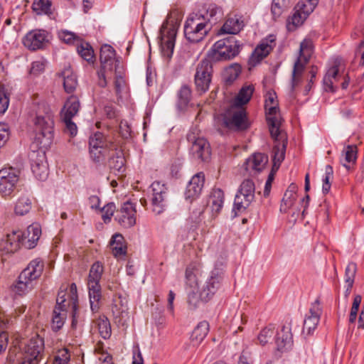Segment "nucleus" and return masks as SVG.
Instances as JSON below:
<instances>
[{
	"label": "nucleus",
	"mask_w": 364,
	"mask_h": 364,
	"mask_svg": "<svg viewBox=\"0 0 364 364\" xmlns=\"http://www.w3.org/2000/svg\"><path fill=\"white\" fill-rule=\"evenodd\" d=\"M333 170L331 166L327 165L325 167V176L323 178L322 191L326 194L331 188V180L333 178Z\"/></svg>",
	"instance_id": "obj_52"
},
{
	"label": "nucleus",
	"mask_w": 364,
	"mask_h": 364,
	"mask_svg": "<svg viewBox=\"0 0 364 364\" xmlns=\"http://www.w3.org/2000/svg\"><path fill=\"white\" fill-rule=\"evenodd\" d=\"M217 123L224 128L237 132L244 131L250 125L245 108L232 104L217 117Z\"/></svg>",
	"instance_id": "obj_5"
},
{
	"label": "nucleus",
	"mask_w": 364,
	"mask_h": 364,
	"mask_svg": "<svg viewBox=\"0 0 364 364\" xmlns=\"http://www.w3.org/2000/svg\"><path fill=\"white\" fill-rule=\"evenodd\" d=\"M111 148H97L90 147V154L92 159L95 162L103 161L106 156L110 152Z\"/></svg>",
	"instance_id": "obj_49"
},
{
	"label": "nucleus",
	"mask_w": 364,
	"mask_h": 364,
	"mask_svg": "<svg viewBox=\"0 0 364 364\" xmlns=\"http://www.w3.org/2000/svg\"><path fill=\"white\" fill-rule=\"evenodd\" d=\"M109 156V166L114 171L122 173L125 168V159L121 149H118L114 146L110 149V152L107 155Z\"/></svg>",
	"instance_id": "obj_27"
},
{
	"label": "nucleus",
	"mask_w": 364,
	"mask_h": 364,
	"mask_svg": "<svg viewBox=\"0 0 364 364\" xmlns=\"http://www.w3.org/2000/svg\"><path fill=\"white\" fill-rule=\"evenodd\" d=\"M187 140L191 144V152L193 157L207 161L210 156V147L208 141L199 136L197 128H193L187 134Z\"/></svg>",
	"instance_id": "obj_11"
},
{
	"label": "nucleus",
	"mask_w": 364,
	"mask_h": 364,
	"mask_svg": "<svg viewBox=\"0 0 364 364\" xmlns=\"http://www.w3.org/2000/svg\"><path fill=\"white\" fill-rule=\"evenodd\" d=\"M63 122L65 124L66 131L70 133L71 136H75L77 132L76 124L72 121L71 118H62Z\"/></svg>",
	"instance_id": "obj_60"
},
{
	"label": "nucleus",
	"mask_w": 364,
	"mask_h": 364,
	"mask_svg": "<svg viewBox=\"0 0 364 364\" xmlns=\"http://www.w3.org/2000/svg\"><path fill=\"white\" fill-rule=\"evenodd\" d=\"M124 238L122 235L115 233L112 235L110 245L112 246L113 255L115 257L123 256L126 255L127 246L124 244Z\"/></svg>",
	"instance_id": "obj_37"
},
{
	"label": "nucleus",
	"mask_w": 364,
	"mask_h": 364,
	"mask_svg": "<svg viewBox=\"0 0 364 364\" xmlns=\"http://www.w3.org/2000/svg\"><path fill=\"white\" fill-rule=\"evenodd\" d=\"M313 43L311 39L305 38L300 44L299 56L303 57L305 62H308L312 53Z\"/></svg>",
	"instance_id": "obj_51"
},
{
	"label": "nucleus",
	"mask_w": 364,
	"mask_h": 364,
	"mask_svg": "<svg viewBox=\"0 0 364 364\" xmlns=\"http://www.w3.org/2000/svg\"><path fill=\"white\" fill-rule=\"evenodd\" d=\"M254 92V87L252 85L243 86L237 95L232 101L231 104L237 107H243L250 100Z\"/></svg>",
	"instance_id": "obj_34"
},
{
	"label": "nucleus",
	"mask_w": 364,
	"mask_h": 364,
	"mask_svg": "<svg viewBox=\"0 0 364 364\" xmlns=\"http://www.w3.org/2000/svg\"><path fill=\"white\" fill-rule=\"evenodd\" d=\"M9 98L4 89H0V114H4L8 109Z\"/></svg>",
	"instance_id": "obj_58"
},
{
	"label": "nucleus",
	"mask_w": 364,
	"mask_h": 364,
	"mask_svg": "<svg viewBox=\"0 0 364 364\" xmlns=\"http://www.w3.org/2000/svg\"><path fill=\"white\" fill-rule=\"evenodd\" d=\"M358 148L356 145L346 146L341 153L340 159L341 164L348 170L350 168V164H355L357 160Z\"/></svg>",
	"instance_id": "obj_32"
},
{
	"label": "nucleus",
	"mask_w": 364,
	"mask_h": 364,
	"mask_svg": "<svg viewBox=\"0 0 364 364\" xmlns=\"http://www.w3.org/2000/svg\"><path fill=\"white\" fill-rule=\"evenodd\" d=\"M151 188L152 191V211L156 215H159L164 211L166 205L167 188L164 183L154 181L151 185Z\"/></svg>",
	"instance_id": "obj_14"
},
{
	"label": "nucleus",
	"mask_w": 364,
	"mask_h": 364,
	"mask_svg": "<svg viewBox=\"0 0 364 364\" xmlns=\"http://www.w3.org/2000/svg\"><path fill=\"white\" fill-rule=\"evenodd\" d=\"M31 208V200L28 197L23 196L18 199L15 205L14 211L16 215H23L28 213L30 211Z\"/></svg>",
	"instance_id": "obj_45"
},
{
	"label": "nucleus",
	"mask_w": 364,
	"mask_h": 364,
	"mask_svg": "<svg viewBox=\"0 0 364 364\" xmlns=\"http://www.w3.org/2000/svg\"><path fill=\"white\" fill-rule=\"evenodd\" d=\"M44 351V341L38 335L31 338L22 350H9L5 364H38Z\"/></svg>",
	"instance_id": "obj_3"
},
{
	"label": "nucleus",
	"mask_w": 364,
	"mask_h": 364,
	"mask_svg": "<svg viewBox=\"0 0 364 364\" xmlns=\"http://www.w3.org/2000/svg\"><path fill=\"white\" fill-rule=\"evenodd\" d=\"M209 331V324L207 321H201L194 328L191 336L193 345L200 343L207 336Z\"/></svg>",
	"instance_id": "obj_40"
},
{
	"label": "nucleus",
	"mask_w": 364,
	"mask_h": 364,
	"mask_svg": "<svg viewBox=\"0 0 364 364\" xmlns=\"http://www.w3.org/2000/svg\"><path fill=\"white\" fill-rule=\"evenodd\" d=\"M255 185L252 180L245 179L240 186L237 193L235 197L234 207L232 212L234 217L237 212L245 210L255 199Z\"/></svg>",
	"instance_id": "obj_10"
},
{
	"label": "nucleus",
	"mask_w": 364,
	"mask_h": 364,
	"mask_svg": "<svg viewBox=\"0 0 364 364\" xmlns=\"http://www.w3.org/2000/svg\"><path fill=\"white\" fill-rule=\"evenodd\" d=\"M79 55L87 62L92 61L94 58V51L91 46L87 43H81L77 48Z\"/></svg>",
	"instance_id": "obj_50"
},
{
	"label": "nucleus",
	"mask_w": 364,
	"mask_h": 364,
	"mask_svg": "<svg viewBox=\"0 0 364 364\" xmlns=\"http://www.w3.org/2000/svg\"><path fill=\"white\" fill-rule=\"evenodd\" d=\"M306 18V14L296 8L295 12L288 21L287 29L290 31H294L297 26L301 25Z\"/></svg>",
	"instance_id": "obj_46"
},
{
	"label": "nucleus",
	"mask_w": 364,
	"mask_h": 364,
	"mask_svg": "<svg viewBox=\"0 0 364 364\" xmlns=\"http://www.w3.org/2000/svg\"><path fill=\"white\" fill-rule=\"evenodd\" d=\"M193 14L197 15L199 18H202L203 21L209 23L211 29L213 26L222 18L223 11L216 4H209L205 5L198 14Z\"/></svg>",
	"instance_id": "obj_18"
},
{
	"label": "nucleus",
	"mask_w": 364,
	"mask_h": 364,
	"mask_svg": "<svg viewBox=\"0 0 364 364\" xmlns=\"http://www.w3.org/2000/svg\"><path fill=\"white\" fill-rule=\"evenodd\" d=\"M47 42L46 32L43 30L31 31L23 39L24 46L31 50L42 48Z\"/></svg>",
	"instance_id": "obj_17"
},
{
	"label": "nucleus",
	"mask_w": 364,
	"mask_h": 364,
	"mask_svg": "<svg viewBox=\"0 0 364 364\" xmlns=\"http://www.w3.org/2000/svg\"><path fill=\"white\" fill-rule=\"evenodd\" d=\"M19 180V171L12 167L0 170V195L2 197L12 194Z\"/></svg>",
	"instance_id": "obj_13"
},
{
	"label": "nucleus",
	"mask_w": 364,
	"mask_h": 364,
	"mask_svg": "<svg viewBox=\"0 0 364 364\" xmlns=\"http://www.w3.org/2000/svg\"><path fill=\"white\" fill-rule=\"evenodd\" d=\"M54 358H57V359L61 360L63 361H70V354L69 350L67 348H63L59 349L56 352V354H55Z\"/></svg>",
	"instance_id": "obj_64"
},
{
	"label": "nucleus",
	"mask_w": 364,
	"mask_h": 364,
	"mask_svg": "<svg viewBox=\"0 0 364 364\" xmlns=\"http://www.w3.org/2000/svg\"><path fill=\"white\" fill-rule=\"evenodd\" d=\"M119 134L124 139H127L131 136V128L127 122L122 121L120 122Z\"/></svg>",
	"instance_id": "obj_63"
},
{
	"label": "nucleus",
	"mask_w": 364,
	"mask_h": 364,
	"mask_svg": "<svg viewBox=\"0 0 364 364\" xmlns=\"http://www.w3.org/2000/svg\"><path fill=\"white\" fill-rule=\"evenodd\" d=\"M198 272V267L194 264H189L185 272L187 302L193 309L198 307L200 301H210L220 288L223 281L222 271L215 268L210 272L205 283L200 287L197 277Z\"/></svg>",
	"instance_id": "obj_2"
},
{
	"label": "nucleus",
	"mask_w": 364,
	"mask_h": 364,
	"mask_svg": "<svg viewBox=\"0 0 364 364\" xmlns=\"http://www.w3.org/2000/svg\"><path fill=\"white\" fill-rule=\"evenodd\" d=\"M22 245L27 249H32L37 245L40 238L41 230L39 225L32 224L27 228L25 232H22Z\"/></svg>",
	"instance_id": "obj_24"
},
{
	"label": "nucleus",
	"mask_w": 364,
	"mask_h": 364,
	"mask_svg": "<svg viewBox=\"0 0 364 364\" xmlns=\"http://www.w3.org/2000/svg\"><path fill=\"white\" fill-rule=\"evenodd\" d=\"M44 269V262L40 258L31 260L21 272L18 281L14 286V291L23 296L31 291L37 284V279L41 276Z\"/></svg>",
	"instance_id": "obj_4"
},
{
	"label": "nucleus",
	"mask_w": 364,
	"mask_h": 364,
	"mask_svg": "<svg viewBox=\"0 0 364 364\" xmlns=\"http://www.w3.org/2000/svg\"><path fill=\"white\" fill-rule=\"evenodd\" d=\"M100 60L102 70H112L113 63L115 61V50L107 44L101 47Z\"/></svg>",
	"instance_id": "obj_30"
},
{
	"label": "nucleus",
	"mask_w": 364,
	"mask_h": 364,
	"mask_svg": "<svg viewBox=\"0 0 364 364\" xmlns=\"http://www.w3.org/2000/svg\"><path fill=\"white\" fill-rule=\"evenodd\" d=\"M178 102L177 106L178 109H183L188 105L191 98V90L187 85L181 86L177 94Z\"/></svg>",
	"instance_id": "obj_43"
},
{
	"label": "nucleus",
	"mask_w": 364,
	"mask_h": 364,
	"mask_svg": "<svg viewBox=\"0 0 364 364\" xmlns=\"http://www.w3.org/2000/svg\"><path fill=\"white\" fill-rule=\"evenodd\" d=\"M224 202V193L220 189H214L211 193L208 204L213 215H217L221 210Z\"/></svg>",
	"instance_id": "obj_36"
},
{
	"label": "nucleus",
	"mask_w": 364,
	"mask_h": 364,
	"mask_svg": "<svg viewBox=\"0 0 364 364\" xmlns=\"http://www.w3.org/2000/svg\"><path fill=\"white\" fill-rule=\"evenodd\" d=\"M61 75L63 78V86L65 92L68 93L73 92L77 85V80L70 68H65L62 71Z\"/></svg>",
	"instance_id": "obj_38"
},
{
	"label": "nucleus",
	"mask_w": 364,
	"mask_h": 364,
	"mask_svg": "<svg viewBox=\"0 0 364 364\" xmlns=\"http://www.w3.org/2000/svg\"><path fill=\"white\" fill-rule=\"evenodd\" d=\"M114 84L116 95L121 97L122 92L125 87L124 78L122 76H116Z\"/></svg>",
	"instance_id": "obj_59"
},
{
	"label": "nucleus",
	"mask_w": 364,
	"mask_h": 364,
	"mask_svg": "<svg viewBox=\"0 0 364 364\" xmlns=\"http://www.w3.org/2000/svg\"><path fill=\"white\" fill-rule=\"evenodd\" d=\"M253 360L251 352L243 350L238 360V364H252Z\"/></svg>",
	"instance_id": "obj_62"
},
{
	"label": "nucleus",
	"mask_w": 364,
	"mask_h": 364,
	"mask_svg": "<svg viewBox=\"0 0 364 364\" xmlns=\"http://www.w3.org/2000/svg\"><path fill=\"white\" fill-rule=\"evenodd\" d=\"M306 63L307 62H305L304 58L301 56H299L294 63L291 81V90H294L299 84Z\"/></svg>",
	"instance_id": "obj_35"
},
{
	"label": "nucleus",
	"mask_w": 364,
	"mask_h": 364,
	"mask_svg": "<svg viewBox=\"0 0 364 364\" xmlns=\"http://www.w3.org/2000/svg\"><path fill=\"white\" fill-rule=\"evenodd\" d=\"M277 350L279 352H285L290 350L293 346V338L291 329L283 326L279 331H277L275 336Z\"/></svg>",
	"instance_id": "obj_22"
},
{
	"label": "nucleus",
	"mask_w": 364,
	"mask_h": 364,
	"mask_svg": "<svg viewBox=\"0 0 364 364\" xmlns=\"http://www.w3.org/2000/svg\"><path fill=\"white\" fill-rule=\"evenodd\" d=\"M45 69V63L43 60L34 61L31 68V73L35 75H39Z\"/></svg>",
	"instance_id": "obj_61"
},
{
	"label": "nucleus",
	"mask_w": 364,
	"mask_h": 364,
	"mask_svg": "<svg viewBox=\"0 0 364 364\" xmlns=\"http://www.w3.org/2000/svg\"><path fill=\"white\" fill-rule=\"evenodd\" d=\"M277 331L274 324H269L263 328L257 336L258 343L260 346H265L271 343L276 336Z\"/></svg>",
	"instance_id": "obj_42"
},
{
	"label": "nucleus",
	"mask_w": 364,
	"mask_h": 364,
	"mask_svg": "<svg viewBox=\"0 0 364 364\" xmlns=\"http://www.w3.org/2000/svg\"><path fill=\"white\" fill-rule=\"evenodd\" d=\"M136 210L135 205L130 201H127L117 211L114 219L122 227L129 228L136 224Z\"/></svg>",
	"instance_id": "obj_15"
},
{
	"label": "nucleus",
	"mask_w": 364,
	"mask_h": 364,
	"mask_svg": "<svg viewBox=\"0 0 364 364\" xmlns=\"http://www.w3.org/2000/svg\"><path fill=\"white\" fill-rule=\"evenodd\" d=\"M264 107L271 136L277 137L279 134L282 118L279 114L277 97L274 91H269L267 93Z\"/></svg>",
	"instance_id": "obj_8"
},
{
	"label": "nucleus",
	"mask_w": 364,
	"mask_h": 364,
	"mask_svg": "<svg viewBox=\"0 0 364 364\" xmlns=\"http://www.w3.org/2000/svg\"><path fill=\"white\" fill-rule=\"evenodd\" d=\"M97 325L100 336L104 339H107L111 336V326L109 321L105 316H100L97 321Z\"/></svg>",
	"instance_id": "obj_48"
},
{
	"label": "nucleus",
	"mask_w": 364,
	"mask_h": 364,
	"mask_svg": "<svg viewBox=\"0 0 364 364\" xmlns=\"http://www.w3.org/2000/svg\"><path fill=\"white\" fill-rule=\"evenodd\" d=\"M210 30L209 23L193 14L188 18L184 25V35L191 43L201 41Z\"/></svg>",
	"instance_id": "obj_9"
},
{
	"label": "nucleus",
	"mask_w": 364,
	"mask_h": 364,
	"mask_svg": "<svg viewBox=\"0 0 364 364\" xmlns=\"http://www.w3.org/2000/svg\"><path fill=\"white\" fill-rule=\"evenodd\" d=\"M213 62L207 57L200 60L196 66L194 82L198 92H205L212 80Z\"/></svg>",
	"instance_id": "obj_12"
},
{
	"label": "nucleus",
	"mask_w": 364,
	"mask_h": 364,
	"mask_svg": "<svg viewBox=\"0 0 364 364\" xmlns=\"http://www.w3.org/2000/svg\"><path fill=\"white\" fill-rule=\"evenodd\" d=\"M240 44L233 36L216 41L207 57L212 61L228 60L240 53Z\"/></svg>",
	"instance_id": "obj_6"
},
{
	"label": "nucleus",
	"mask_w": 364,
	"mask_h": 364,
	"mask_svg": "<svg viewBox=\"0 0 364 364\" xmlns=\"http://www.w3.org/2000/svg\"><path fill=\"white\" fill-rule=\"evenodd\" d=\"M205 181L204 173L202 172L195 174L186 186L185 196L186 199H193L198 197L202 191Z\"/></svg>",
	"instance_id": "obj_23"
},
{
	"label": "nucleus",
	"mask_w": 364,
	"mask_h": 364,
	"mask_svg": "<svg viewBox=\"0 0 364 364\" xmlns=\"http://www.w3.org/2000/svg\"><path fill=\"white\" fill-rule=\"evenodd\" d=\"M275 41L276 37L274 35H269L267 38L263 39L252 53L251 63L255 65L267 57L275 46Z\"/></svg>",
	"instance_id": "obj_16"
},
{
	"label": "nucleus",
	"mask_w": 364,
	"mask_h": 364,
	"mask_svg": "<svg viewBox=\"0 0 364 364\" xmlns=\"http://www.w3.org/2000/svg\"><path fill=\"white\" fill-rule=\"evenodd\" d=\"M357 271L356 264L350 262L345 270V282L346 284H353L355 273Z\"/></svg>",
	"instance_id": "obj_54"
},
{
	"label": "nucleus",
	"mask_w": 364,
	"mask_h": 364,
	"mask_svg": "<svg viewBox=\"0 0 364 364\" xmlns=\"http://www.w3.org/2000/svg\"><path fill=\"white\" fill-rule=\"evenodd\" d=\"M322 313V309L318 299H316L312 304L309 309V315L306 317L304 321V331H306L307 333L310 334L316 328L320 316Z\"/></svg>",
	"instance_id": "obj_20"
},
{
	"label": "nucleus",
	"mask_w": 364,
	"mask_h": 364,
	"mask_svg": "<svg viewBox=\"0 0 364 364\" xmlns=\"http://www.w3.org/2000/svg\"><path fill=\"white\" fill-rule=\"evenodd\" d=\"M23 236L21 231H14L8 234L6 238L1 241L4 248L7 253H11L17 251L22 245Z\"/></svg>",
	"instance_id": "obj_29"
},
{
	"label": "nucleus",
	"mask_w": 364,
	"mask_h": 364,
	"mask_svg": "<svg viewBox=\"0 0 364 364\" xmlns=\"http://www.w3.org/2000/svg\"><path fill=\"white\" fill-rule=\"evenodd\" d=\"M102 272L103 267L99 262H95L90 269L87 279V288L90 309L92 312L97 311L100 308V300L102 296L100 281Z\"/></svg>",
	"instance_id": "obj_7"
},
{
	"label": "nucleus",
	"mask_w": 364,
	"mask_h": 364,
	"mask_svg": "<svg viewBox=\"0 0 364 364\" xmlns=\"http://www.w3.org/2000/svg\"><path fill=\"white\" fill-rule=\"evenodd\" d=\"M268 162L267 155L255 153L248 158L245 163V168L250 174H257L261 172Z\"/></svg>",
	"instance_id": "obj_21"
},
{
	"label": "nucleus",
	"mask_w": 364,
	"mask_h": 364,
	"mask_svg": "<svg viewBox=\"0 0 364 364\" xmlns=\"http://www.w3.org/2000/svg\"><path fill=\"white\" fill-rule=\"evenodd\" d=\"M90 147L97 148H112L114 145L112 144H108L104 135L100 132L95 133L90 136L89 140Z\"/></svg>",
	"instance_id": "obj_47"
},
{
	"label": "nucleus",
	"mask_w": 364,
	"mask_h": 364,
	"mask_svg": "<svg viewBox=\"0 0 364 364\" xmlns=\"http://www.w3.org/2000/svg\"><path fill=\"white\" fill-rule=\"evenodd\" d=\"M296 200V196H291L289 193H284V197L282 200L280 205V211L287 213V210L292 207Z\"/></svg>",
	"instance_id": "obj_55"
},
{
	"label": "nucleus",
	"mask_w": 364,
	"mask_h": 364,
	"mask_svg": "<svg viewBox=\"0 0 364 364\" xmlns=\"http://www.w3.org/2000/svg\"><path fill=\"white\" fill-rule=\"evenodd\" d=\"M50 0H34L32 4V9L37 15L51 14Z\"/></svg>",
	"instance_id": "obj_44"
},
{
	"label": "nucleus",
	"mask_w": 364,
	"mask_h": 364,
	"mask_svg": "<svg viewBox=\"0 0 364 364\" xmlns=\"http://www.w3.org/2000/svg\"><path fill=\"white\" fill-rule=\"evenodd\" d=\"M112 312L116 318H119V321L126 319L128 316V302L126 297L122 295L115 296L113 299Z\"/></svg>",
	"instance_id": "obj_28"
},
{
	"label": "nucleus",
	"mask_w": 364,
	"mask_h": 364,
	"mask_svg": "<svg viewBox=\"0 0 364 364\" xmlns=\"http://www.w3.org/2000/svg\"><path fill=\"white\" fill-rule=\"evenodd\" d=\"M66 318V311L62 306H55L53 312L52 329L55 331L60 330L64 325Z\"/></svg>",
	"instance_id": "obj_41"
},
{
	"label": "nucleus",
	"mask_w": 364,
	"mask_h": 364,
	"mask_svg": "<svg viewBox=\"0 0 364 364\" xmlns=\"http://www.w3.org/2000/svg\"><path fill=\"white\" fill-rule=\"evenodd\" d=\"M9 136L10 132L8 124L0 123V148L6 144Z\"/></svg>",
	"instance_id": "obj_56"
},
{
	"label": "nucleus",
	"mask_w": 364,
	"mask_h": 364,
	"mask_svg": "<svg viewBox=\"0 0 364 364\" xmlns=\"http://www.w3.org/2000/svg\"><path fill=\"white\" fill-rule=\"evenodd\" d=\"M59 38L63 42L71 44L77 40V36L73 32L68 31H62L59 33Z\"/></svg>",
	"instance_id": "obj_57"
},
{
	"label": "nucleus",
	"mask_w": 364,
	"mask_h": 364,
	"mask_svg": "<svg viewBox=\"0 0 364 364\" xmlns=\"http://www.w3.org/2000/svg\"><path fill=\"white\" fill-rule=\"evenodd\" d=\"M115 210L116 206L113 203H107L101 209V212L102 213V218L105 223L110 222Z\"/></svg>",
	"instance_id": "obj_53"
},
{
	"label": "nucleus",
	"mask_w": 364,
	"mask_h": 364,
	"mask_svg": "<svg viewBox=\"0 0 364 364\" xmlns=\"http://www.w3.org/2000/svg\"><path fill=\"white\" fill-rule=\"evenodd\" d=\"M161 43L163 48L167 49L169 53L168 56L171 55L173 51L175 38L176 36V30L173 26L167 28L165 24L162 25L161 28Z\"/></svg>",
	"instance_id": "obj_25"
},
{
	"label": "nucleus",
	"mask_w": 364,
	"mask_h": 364,
	"mask_svg": "<svg viewBox=\"0 0 364 364\" xmlns=\"http://www.w3.org/2000/svg\"><path fill=\"white\" fill-rule=\"evenodd\" d=\"M80 102L76 96H70L65 102L61 111V118H73L80 109Z\"/></svg>",
	"instance_id": "obj_33"
},
{
	"label": "nucleus",
	"mask_w": 364,
	"mask_h": 364,
	"mask_svg": "<svg viewBox=\"0 0 364 364\" xmlns=\"http://www.w3.org/2000/svg\"><path fill=\"white\" fill-rule=\"evenodd\" d=\"M296 0H273L271 13L274 20L277 19L282 13L290 8Z\"/></svg>",
	"instance_id": "obj_39"
},
{
	"label": "nucleus",
	"mask_w": 364,
	"mask_h": 364,
	"mask_svg": "<svg viewBox=\"0 0 364 364\" xmlns=\"http://www.w3.org/2000/svg\"><path fill=\"white\" fill-rule=\"evenodd\" d=\"M244 26V22L241 16L234 15L229 16L222 28L218 31V34H237Z\"/></svg>",
	"instance_id": "obj_26"
},
{
	"label": "nucleus",
	"mask_w": 364,
	"mask_h": 364,
	"mask_svg": "<svg viewBox=\"0 0 364 364\" xmlns=\"http://www.w3.org/2000/svg\"><path fill=\"white\" fill-rule=\"evenodd\" d=\"M30 118L34 133L32 146L38 149L30 155L31 170L36 178L44 181L48 176L46 150L54 139V113L45 101H41L33 104Z\"/></svg>",
	"instance_id": "obj_1"
},
{
	"label": "nucleus",
	"mask_w": 364,
	"mask_h": 364,
	"mask_svg": "<svg viewBox=\"0 0 364 364\" xmlns=\"http://www.w3.org/2000/svg\"><path fill=\"white\" fill-rule=\"evenodd\" d=\"M275 144L273 147V169L275 168L278 169L281 163L285 157V151L287 144V139L284 134L281 133L277 137H272Z\"/></svg>",
	"instance_id": "obj_19"
},
{
	"label": "nucleus",
	"mask_w": 364,
	"mask_h": 364,
	"mask_svg": "<svg viewBox=\"0 0 364 364\" xmlns=\"http://www.w3.org/2000/svg\"><path fill=\"white\" fill-rule=\"evenodd\" d=\"M340 77L338 65L330 68L323 80L324 90L327 92H335L337 88L336 83Z\"/></svg>",
	"instance_id": "obj_31"
}]
</instances>
